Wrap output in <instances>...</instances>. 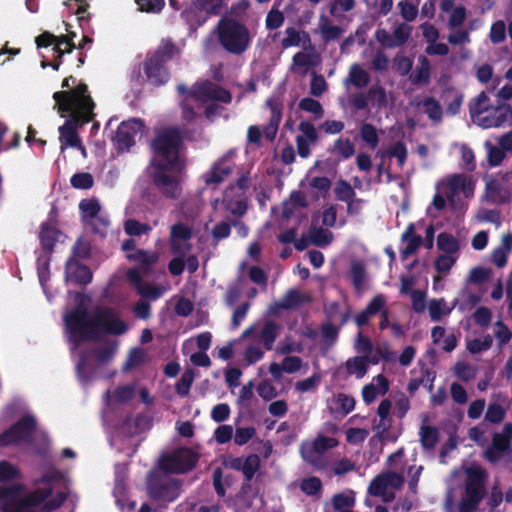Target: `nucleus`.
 <instances>
[{
  "label": "nucleus",
  "mask_w": 512,
  "mask_h": 512,
  "mask_svg": "<svg viewBox=\"0 0 512 512\" xmlns=\"http://www.w3.org/2000/svg\"><path fill=\"white\" fill-rule=\"evenodd\" d=\"M403 478L395 472L377 476L369 485L368 491L373 496L389 501L394 497V490L401 487Z\"/></svg>",
  "instance_id": "aec40b11"
},
{
  "label": "nucleus",
  "mask_w": 512,
  "mask_h": 512,
  "mask_svg": "<svg viewBox=\"0 0 512 512\" xmlns=\"http://www.w3.org/2000/svg\"><path fill=\"white\" fill-rule=\"evenodd\" d=\"M191 229L184 224H175L171 227V247L175 254L184 256L190 249L189 240L191 238Z\"/></svg>",
  "instance_id": "cd10ccee"
},
{
  "label": "nucleus",
  "mask_w": 512,
  "mask_h": 512,
  "mask_svg": "<svg viewBox=\"0 0 512 512\" xmlns=\"http://www.w3.org/2000/svg\"><path fill=\"white\" fill-rule=\"evenodd\" d=\"M411 26L405 23H401L394 28L392 37L394 40V48L403 45L411 35Z\"/></svg>",
  "instance_id": "69168bd1"
},
{
  "label": "nucleus",
  "mask_w": 512,
  "mask_h": 512,
  "mask_svg": "<svg viewBox=\"0 0 512 512\" xmlns=\"http://www.w3.org/2000/svg\"><path fill=\"white\" fill-rule=\"evenodd\" d=\"M236 149H230L217 159L203 175L207 186L216 187L226 181L235 168Z\"/></svg>",
  "instance_id": "4468645a"
},
{
  "label": "nucleus",
  "mask_w": 512,
  "mask_h": 512,
  "mask_svg": "<svg viewBox=\"0 0 512 512\" xmlns=\"http://www.w3.org/2000/svg\"><path fill=\"white\" fill-rule=\"evenodd\" d=\"M441 10L450 13L448 23L451 27L460 26L466 18L465 9L462 6L455 7L453 0H442Z\"/></svg>",
  "instance_id": "37998d69"
},
{
  "label": "nucleus",
  "mask_w": 512,
  "mask_h": 512,
  "mask_svg": "<svg viewBox=\"0 0 512 512\" xmlns=\"http://www.w3.org/2000/svg\"><path fill=\"white\" fill-rule=\"evenodd\" d=\"M144 124L139 119H130L123 121L116 132L114 142L121 151L128 150L135 144L137 136H142Z\"/></svg>",
  "instance_id": "412c9836"
},
{
  "label": "nucleus",
  "mask_w": 512,
  "mask_h": 512,
  "mask_svg": "<svg viewBox=\"0 0 512 512\" xmlns=\"http://www.w3.org/2000/svg\"><path fill=\"white\" fill-rule=\"evenodd\" d=\"M308 300L309 297L306 294H303L296 289H291L282 299L271 305L270 312L277 313L279 309H295Z\"/></svg>",
  "instance_id": "c9c22d12"
},
{
  "label": "nucleus",
  "mask_w": 512,
  "mask_h": 512,
  "mask_svg": "<svg viewBox=\"0 0 512 512\" xmlns=\"http://www.w3.org/2000/svg\"><path fill=\"white\" fill-rule=\"evenodd\" d=\"M127 474L126 465H117L115 471V486L113 489V495L115 497L116 504L119 506L121 511L130 512L136 507L134 501H130L126 491L125 478Z\"/></svg>",
  "instance_id": "393cba45"
},
{
  "label": "nucleus",
  "mask_w": 512,
  "mask_h": 512,
  "mask_svg": "<svg viewBox=\"0 0 512 512\" xmlns=\"http://www.w3.org/2000/svg\"><path fill=\"white\" fill-rule=\"evenodd\" d=\"M137 382L127 383L117 386L105 393L104 401L108 408L127 404L133 400L136 395Z\"/></svg>",
  "instance_id": "a878e982"
},
{
  "label": "nucleus",
  "mask_w": 512,
  "mask_h": 512,
  "mask_svg": "<svg viewBox=\"0 0 512 512\" xmlns=\"http://www.w3.org/2000/svg\"><path fill=\"white\" fill-rule=\"evenodd\" d=\"M466 487L465 495L461 500L460 512H474L484 494L483 482L485 471L477 464H470L465 468Z\"/></svg>",
  "instance_id": "9d476101"
},
{
  "label": "nucleus",
  "mask_w": 512,
  "mask_h": 512,
  "mask_svg": "<svg viewBox=\"0 0 512 512\" xmlns=\"http://www.w3.org/2000/svg\"><path fill=\"white\" fill-rule=\"evenodd\" d=\"M389 390V381L383 375L374 377L370 384L362 389V397L366 404L373 403L377 397L384 395Z\"/></svg>",
  "instance_id": "473e14b6"
},
{
  "label": "nucleus",
  "mask_w": 512,
  "mask_h": 512,
  "mask_svg": "<svg viewBox=\"0 0 512 512\" xmlns=\"http://www.w3.org/2000/svg\"><path fill=\"white\" fill-rule=\"evenodd\" d=\"M512 437V423H506L500 433L493 436L492 444L485 451V457L490 462L499 460L509 449Z\"/></svg>",
  "instance_id": "b1692460"
},
{
  "label": "nucleus",
  "mask_w": 512,
  "mask_h": 512,
  "mask_svg": "<svg viewBox=\"0 0 512 512\" xmlns=\"http://www.w3.org/2000/svg\"><path fill=\"white\" fill-rule=\"evenodd\" d=\"M334 192L336 197L344 202H348L354 199V190L352 186L346 181L340 180L336 183Z\"/></svg>",
  "instance_id": "774afa93"
},
{
  "label": "nucleus",
  "mask_w": 512,
  "mask_h": 512,
  "mask_svg": "<svg viewBox=\"0 0 512 512\" xmlns=\"http://www.w3.org/2000/svg\"><path fill=\"white\" fill-rule=\"evenodd\" d=\"M511 198V177L507 173L485 178V192L481 197L482 205L484 203L500 205L508 202Z\"/></svg>",
  "instance_id": "ddd939ff"
},
{
  "label": "nucleus",
  "mask_w": 512,
  "mask_h": 512,
  "mask_svg": "<svg viewBox=\"0 0 512 512\" xmlns=\"http://www.w3.org/2000/svg\"><path fill=\"white\" fill-rule=\"evenodd\" d=\"M437 188L446 196L453 210H463L467 203L465 199L472 198L475 182L471 176L455 174L443 180Z\"/></svg>",
  "instance_id": "1a4fd4ad"
},
{
  "label": "nucleus",
  "mask_w": 512,
  "mask_h": 512,
  "mask_svg": "<svg viewBox=\"0 0 512 512\" xmlns=\"http://www.w3.org/2000/svg\"><path fill=\"white\" fill-rule=\"evenodd\" d=\"M420 0H402L399 2L398 6L401 11V15L407 21H412L415 19L418 13V6Z\"/></svg>",
  "instance_id": "052dcab7"
},
{
  "label": "nucleus",
  "mask_w": 512,
  "mask_h": 512,
  "mask_svg": "<svg viewBox=\"0 0 512 512\" xmlns=\"http://www.w3.org/2000/svg\"><path fill=\"white\" fill-rule=\"evenodd\" d=\"M417 106L431 121L434 123L441 122L443 114L442 107L434 98L425 97L417 104Z\"/></svg>",
  "instance_id": "c03bdc74"
},
{
  "label": "nucleus",
  "mask_w": 512,
  "mask_h": 512,
  "mask_svg": "<svg viewBox=\"0 0 512 512\" xmlns=\"http://www.w3.org/2000/svg\"><path fill=\"white\" fill-rule=\"evenodd\" d=\"M309 241L319 247L329 245L333 240V234L327 229L312 227L308 232Z\"/></svg>",
  "instance_id": "3c124183"
},
{
  "label": "nucleus",
  "mask_w": 512,
  "mask_h": 512,
  "mask_svg": "<svg viewBox=\"0 0 512 512\" xmlns=\"http://www.w3.org/2000/svg\"><path fill=\"white\" fill-rule=\"evenodd\" d=\"M35 424V419L31 415H26L0 435V447L29 443L35 433Z\"/></svg>",
  "instance_id": "2eb2a0df"
},
{
  "label": "nucleus",
  "mask_w": 512,
  "mask_h": 512,
  "mask_svg": "<svg viewBox=\"0 0 512 512\" xmlns=\"http://www.w3.org/2000/svg\"><path fill=\"white\" fill-rule=\"evenodd\" d=\"M53 98L61 116H70L58 129L61 152L67 148H75L85 158L86 149L78 136L77 127L90 122L94 116L95 104L87 93V86L79 84L73 89L56 92Z\"/></svg>",
  "instance_id": "7ed1b4c3"
},
{
  "label": "nucleus",
  "mask_w": 512,
  "mask_h": 512,
  "mask_svg": "<svg viewBox=\"0 0 512 512\" xmlns=\"http://www.w3.org/2000/svg\"><path fill=\"white\" fill-rule=\"evenodd\" d=\"M472 122L483 128H498L512 121V108L507 103L493 104L490 97L481 92L469 104Z\"/></svg>",
  "instance_id": "423d86ee"
},
{
  "label": "nucleus",
  "mask_w": 512,
  "mask_h": 512,
  "mask_svg": "<svg viewBox=\"0 0 512 512\" xmlns=\"http://www.w3.org/2000/svg\"><path fill=\"white\" fill-rule=\"evenodd\" d=\"M142 421L143 418L139 416L125 421L116 429L111 440L112 445L117 446L126 455H132L136 451V441L132 436L139 432V426Z\"/></svg>",
  "instance_id": "6ab92c4d"
},
{
  "label": "nucleus",
  "mask_w": 512,
  "mask_h": 512,
  "mask_svg": "<svg viewBox=\"0 0 512 512\" xmlns=\"http://www.w3.org/2000/svg\"><path fill=\"white\" fill-rule=\"evenodd\" d=\"M224 465L228 468L241 471L246 480L250 481L260 467V458L257 455L231 457L224 461Z\"/></svg>",
  "instance_id": "bb28decb"
},
{
  "label": "nucleus",
  "mask_w": 512,
  "mask_h": 512,
  "mask_svg": "<svg viewBox=\"0 0 512 512\" xmlns=\"http://www.w3.org/2000/svg\"><path fill=\"white\" fill-rule=\"evenodd\" d=\"M148 491L151 498L160 503L172 502L180 494V485L168 473L157 469L148 476Z\"/></svg>",
  "instance_id": "9b49d317"
},
{
  "label": "nucleus",
  "mask_w": 512,
  "mask_h": 512,
  "mask_svg": "<svg viewBox=\"0 0 512 512\" xmlns=\"http://www.w3.org/2000/svg\"><path fill=\"white\" fill-rule=\"evenodd\" d=\"M362 140L371 148L378 145L379 137L377 129L371 124H363L360 128Z\"/></svg>",
  "instance_id": "680f3d73"
},
{
  "label": "nucleus",
  "mask_w": 512,
  "mask_h": 512,
  "mask_svg": "<svg viewBox=\"0 0 512 512\" xmlns=\"http://www.w3.org/2000/svg\"><path fill=\"white\" fill-rule=\"evenodd\" d=\"M306 205L307 202L304 193L294 191L291 193L289 199L282 203V217L288 219L293 216H299Z\"/></svg>",
  "instance_id": "f704fd0d"
},
{
  "label": "nucleus",
  "mask_w": 512,
  "mask_h": 512,
  "mask_svg": "<svg viewBox=\"0 0 512 512\" xmlns=\"http://www.w3.org/2000/svg\"><path fill=\"white\" fill-rule=\"evenodd\" d=\"M78 306L64 314L66 337L71 344V352L76 354L77 347L84 341L100 334L121 335L128 330V325L111 308H97L87 312L88 298L78 294Z\"/></svg>",
  "instance_id": "f257e3e1"
},
{
  "label": "nucleus",
  "mask_w": 512,
  "mask_h": 512,
  "mask_svg": "<svg viewBox=\"0 0 512 512\" xmlns=\"http://www.w3.org/2000/svg\"><path fill=\"white\" fill-rule=\"evenodd\" d=\"M350 275L355 289L359 292L363 291L367 282V273L364 263L353 261L351 263Z\"/></svg>",
  "instance_id": "de8ad7c7"
},
{
  "label": "nucleus",
  "mask_w": 512,
  "mask_h": 512,
  "mask_svg": "<svg viewBox=\"0 0 512 512\" xmlns=\"http://www.w3.org/2000/svg\"><path fill=\"white\" fill-rule=\"evenodd\" d=\"M144 71L147 80L154 86L162 85L169 79L168 72L158 58H149L144 64Z\"/></svg>",
  "instance_id": "72a5a7b5"
},
{
  "label": "nucleus",
  "mask_w": 512,
  "mask_h": 512,
  "mask_svg": "<svg viewBox=\"0 0 512 512\" xmlns=\"http://www.w3.org/2000/svg\"><path fill=\"white\" fill-rule=\"evenodd\" d=\"M65 280L69 283L88 284L92 280V272L78 259L71 257L66 262Z\"/></svg>",
  "instance_id": "c85d7f7f"
},
{
  "label": "nucleus",
  "mask_w": 512,
  "mask_h": 512,
  "mask_svg": "<svg viewBox=\"0 0 512 512\" xmlns=\"http://www.w3.org/2000/svg\"><path fill=\"white\" fill-rule=\"evenodd\" d=\"M76 36L74 32H68L66 35L56 37L51 33L45 32L36 38L38 48H49L61 57L65 53H69L74 48L73 38Z\"/></svg>",
  "instance_id": "4be33fe9"
},
{
  "label": "nucleus",
  "mask_w": 512,
  "mask_h": 512,
  "mask_svg": "<svg viewBox=\"0 0 512 512\" xmlns=\"http://www.w3.org/2000/svg\"><path fill=\"white\" fill-rule=\"evenodd\" d=\"M370 104L377 108L382 109L390 105L392 97L386 90L379 85L372 86L368 91Z\"/></svg>",
  "instance_id": "49530a36"
},
{
  "label": "nucleus",
  "mask_w": 512,
  "mask_h": 512,
  "mask_svg": "<svg viewBox=\"0 0 512 512\" xmlns=\"http://www.w3.org/2000/svg\"><path fill=\"white\" fill-rule=\"evenodd\" d=\"M133 245L134 243L132 240H127L122 244V249L126 252L128 259L140 264V268L129 269L127 272V278L143 299L156 300L167 291V287L163 285L154 286L144 283L142 281V274L148 272V270L157 262L158 256L155 253H149L144 250L131 251Z\"/></svg>",
  "instance_id": "39448f33"
},
{
  "label": "nucleus",
  "mask_w": 512,
  "mask_h": 512,
  "mask_svg": "<svg viewBox=\"0 0 512 512\" xmlns=\"http://www.w3.org/2000/svg\"><path fill=\"white\" fill-rule=\"evenodd\" d=\"M437 247L443 254L457 255L460 249L459 241L451 234L440 233L437 237Z\"/></svg>",
  "instance_id": "09e8293b"
},
{
  "label": "nucleus",
  "mask_w": 512,
  "mask_h": 512,
  "mask_svg": "<svg viewBox=\"0 0 512 512\" xmlns=\"http://www.w3.org/2000/svg\"><path fill=\"white\" fill-rule=\"evenodd\" d=\"M369 74L359 64L350 66L347 77L343 80L344 86L349 89L350 86L361 89L369 83Z\"/></svg>",
  "instance_id": "4c0bfd02"
},
{
  "label": "nucleus",
  "mask_w": 512,
  "mask_h": 512,
  "mask_svg": "<svg viewBox=\"0 0 512 512\" xmlns=\"http://www.w3.org/2000/svg\"><path fill=\"white\" fill-rule=\"evenodd\" d=\"M420 441L425 449H431L438 441V432L435 428L422 426L420 429Z\"/></svg>",
  "instance_id": "13d9d810"
},
{
  "label": "nucleus",
  "mask_w": 512,
  "mask_h": 512,
  "mask_svg": "<svg viewBox=\"0 0 512 512\" xmlns=\"http://www.w3.org/2000/svg\"><path fill=\"white\" fill-rule=\"evenodd\" d=\"M335 405L337 412L346 415L354 409L355 400L349 395L340 393L335 397Z\"/></svg>",
  "instance_id": "0e129e2a"
},
{
  "label": "nucleus",
  "mask_w": 512,
  "mask_h": 512,
  "mask_svg": "<svg viewBox=\"0 0 512 512\" xmlns=\"http://www.w3.org/2000/svg\"><path fill=\"white\" fill-rule=\"evenodd\" d=\"M316 64V55L311 47L308 50L298 52L293 56L291 71L293 73L304 75Z\"/></svg>",
  "instance_id": "e433bc0d"
},
{
  "label": "nucleus",
  "mask_w": 512,
  "mask_h": 512,
  "mask_svg": "<svg viewBox=\"0 0 512 512\" xmlns=\"http://www.w3.org/2000/svg\"><path fill=\"white\" fill-rule=\"evenodd\" d=\"M508 408L509 400L506 396L502 394L494 395L488 405L485 419L490 423L498 424L504 419Z\"/></svg>",
  "instance_id": "2f4dec72"
},
{
  "label": "nucleus",
  "mask_w": 512,
  "mask_h": 512,
  "mask_svg": "<svg viewBox=\"0 0 512 512\" xmlns=\"http://www.w3.org/2000/svg\"><path fill=\"white\" fill-rule=\"evenodd\" d=\"M266 104L271 110V117L269 124L264 128V135L268 140H273L276 136L281 121V108L280 104L272 98H269L266 101Z\"/></svg>",
  "instance_id": "a19ab883"
},
{
  "label": "nucleus",
  "mask_w": 512,
  "mask_h": 512,
  "mask_svg": "<svg viewBox=\"0 0 512 512\" xmlns=\"http://www.w3.org/2000/svg\"><path fill=\"white\" fill-rule=\"evenodd\" d=\"M369 364H371L369 358L355 356L346 360L337 372L338 374H345L346 377L353 376L356 379H361L367 374Z\"/></svg>",
  "instance_id": "7c9ffc66"
},
{
  "label": "nucleus",
  "mask_w": 512,
  "mask_h": 512,
  "mask_svg": "<svg viewBox=\"0 0 512 512\" xmlns=\"http://www.w3.org/2000/svg\"><path fill=\"white\" fill-rule=\"evenodd\" d=\"M20 477L19 469L8 461H0V482L17 480Z\"/></svg>",
  "instance_id": "e2e57ef3"
},
{
  "label": "nucleus",
  "mask_w": 512,
  "mask_h": 512,
  "mask_svg": "<svg viewBox=\"0 0 512 512\" xmlns=\"http://www.w3.org/2000/svg\"><path fill=\"white\" fill-rule=\"evenodd\" d=\"M311 45L309 34L295 27L286 28L284 37L281 40V46L284 49L299 47L303 50H308L311 48Z\"/></svg>",
  "instance_id": "c756f323"
},
{
  "label": "nucleus",
  "mask_w": 512,
  "mask_h": 512,
  "mask_svg": "<svg viewBox=\"0 0 512 512\" xmlns=\"http://www.w3.org/2000/svg\"><path fill=\"white\" fill-rule=\"evenodd\" d=\"M279 325L273 321H265L261 327L253 326L246 329L242 334V339L252 336L256 341L263 345L265 350H271L279 334Z\"/></svg>",
  "instance_id": "5701e85b"
},
{
  "label": "nucleus",
  "mask_w": 512,
  "mask_h": 512,
  "mask_svg": "<svg viewBox=\"0 0 512 512\" xmlns=\"http://www.w3.org/2000/svg\"><path fill=\"white\" fill-rule=\"evenodd\" d=\"M197 460V455L191 449L181 448L163 456L158 469L166 473H183L193 468Z\"/></svg>",
  "instance_id": "dca6fc26"
},
{
  "label": "nucleus",
  "mask_w": 512,
  "mask_h": 512,
  "mask_svg": "<svg viewBox=\"0 0 512 512\" xmlns=\"http://www.w3.org/2000/svg\"><path fill=\"white\" fill-rule=\"evenodd\" d=\"M512 250V234H504L501 238L500 245L492 252V262L499 268L507 264V258Z\"/></svg>",
  "instance_id": "79ce46f5"
},
{
  "label": "nucleus",
  "mask_w": 512,
  "mask_h": 512,
  "mask_svg": "<svg viewBox=\"0 0 512 512\" xmlns=\"http://www.w3.org/2000/svg\"><path fill=\"white\" fill-rule=\"evenodd\" d=\"M422 239L415 234V227L409 224L401 237V254L404 258L413 254L420 246Z\"/></svg>",
  "instance_id": "58836bf2"
},
{
  "label": "nucleus",
  "mask_w": 512,
  "mask_h": 512,
  "mask_svg": "<svg viewBox=\"0 0 512 512\" xmlns=\"http://www.w3.org/2000/svg\"><path fill=\"white\" fill-rule=\"evenodd\" d=\"M248 181L249 178L247 175L241 176L238 179L237 187H231L225 191L221 202L216 199L212 204L216 213H219L221 216H225L223 212L228 211L234 216H242L247 210V203L243 195V190L247 187Z\"/></svg>",
  "instance_id": "f8f14e48"
},
{
  "label": "nucleus",
  "mask_w": 512,
  "mask_h": 512,
  "mask_svg": "<svg viewBox=\"0 0 512 512\" xmlns=\"http://www.w3.org/2000/svg\"><path fill=\"white\" fill-rule=\"evenodd\" d=\"M264 353V347L262 348L260 343L252 337L251 343L246 347L244 351V360L247 365L255 364L263 358Z\"/></svg>",
  "instance_id": "5fc2aeb1"
},
{
  "label": "nucleus",
  "mask_w": 512,
  "mask_h": 512,
  "mask_svg": "<svg viewBox=\"0 0 512 512\" xmlns=\"http://www.w3.org/2000/svg\"><path fill=\"white\" fill-rule=\"evenodd\" d=\"M431 65L427 57L419 56L415 69L411 72L409 80L415 85H426L430 81Z\"/></svg>",
  "instance_id": "ea45409f"
},
{
  "label": "nucleus",
  "mask_w": 512,
  "mask_h": 512,
  "mask_svg": "<svg viewBox=\"0 0 512 512\" xmlns=\"http://www.w3.org/2000/svg\"><path fill=\"white\" fill-rule=\"evenodd\" d=\"M337 445L338 441L334 437L318 435L313 441H307L301 445V456L306 462L320 467L323 464V454Z\"/></svg>",
  "instance_id": "a211bd4d"
},
{
  "label": "nucleus",
  "mask_w": 512,
  "mask_h": 512,
  "mask_svg": "<svg viewBox=\"0 0 512 512\" xmlns=\"http://www.w3.org/2000/svg\"><path fill=\"white\" fill-rule=\"evenodd\" d=\"M213 34L220 46L228 53L239 55L245 52L251 43L248 28L238 19L224 15L217 23Z\"/></svg>",
  "instance_id": "6e6552de"
},
{
  "label": "nucleus",
  "mask_w": 512,
  "mask_h": 512,
  "mask_svg": "<svg viewBox=\"0 0 512 512\" xmlns=\"http://www.w3.org/2000/svg\"><path fill=\"white\" fill-rule=\"evenodd\" d=\"M427 308L431 319L439 321L442 317L449 315L454 307L449 306L444 299H433Z\"/></svg>",
  "instance_id": "8fccbe9b"
},
{
  "label": "nucleus",
  "mask_w": 512,
  "mask_h": 512,
  "mask_svg": "<svg viewBox=\"0 0 512 512\" xmlns=\"http://www.w3.org/2000/svg\"><path fill=\"white\" fill-rule=\"evenodd\" d=\"M47 489L38 488L24 497L21 496L22 485L11 488L0 487V508L2 512H52L59 508L67 497L65 491H58V486H66L67 476L54 468L47 469L40 481Z\"/></svg>",
  "instance_id": "f03ea898"
},
{
  "label": "nucleus",
  "mask_w": 512,
  "mask_h": 512,
  "mask_svg": "<svg viewBox=\"0 0 512 512\" xmlns=\"http://www.w3.org/2000/svg\"><path fill=\"white\" fill-rule=\"evenodd\" d=\"M407 154V149L402 142H395L389 145V147L383 152V156L396 158L399 167H402L405 164Z\"/></svg>",
  "instance_id": "6e6d98bb"
},
{
  "label": "nucleus",
  "mask_w": 512,
  "mask_h": 512,
  "mask_svg": "<svg viewBox=\"0 0 512 512\" xmlns=\"http://www.w3.org/2000/svg\"><path fill=\"white\" fill-rule=\"evenodd\" d=\"M177 89L181 94H185L182 103V114L188 122L196 117L195 108L200 110L204 105L213 101L222 103L231 101V95L228 91L208 81L195 84L189 92H186L184 85H179Z\"/></svg>",
  "instance_id": "0eeeda50"
},
{
  "label": "nucleus",
  "mask_w": 512,
  "mask_h": 512,
  "mask_svg": "<svg viewBox=\"0 0 512 512\" xmlns=\"http://www.w3.org/2000/svg\"><path fill=\"white\" fill-rule=\"evenodd\" d=\"M393 359L394 354L387 343L379 344L375 352L369 356V361L373 365L378 364L380 360L392 361Z\"/></svg>",
  "instance_id": "bf43d9fd"
},
{
  "label": "nucleus",
  "mask_w": 512,
  "mask_h": 512,
  "mask_svg": "<svg viewBox=\"0 0 512 512\" xmlns=\"http://www.w3.org/2000/svg\"><path fill=\"white\" fill-rule=\"evenodd\" d=\"M81 217L86 226L95 232L103 233L109 225V218L95 198L84 199L79 204Z\"/></svg>",
  "instance_id": "f3484780"
},
{
  "label": "nucleus",
  "mask_w": 512,
  "mask_h": 512,
  "mask_svg": "<svg viewBox=\"0 0 512 512\" xmlns=\"http://www.w3.org/2000/svg\"><path fill=\"white\" fill-rule=\"evenodd\" d=\"M181 135L175 128L158 133L153 141L152 167L156 185L171 198L180 194V175L183 161L180 157Z\"/></svg>",
  "instance_id": "20e7f679"
},
{
  "label": "nucleus",
  "mask_w": 512,
  "mask_h": 512,
  "mask_svg": "<svg viewBox=\"0 0 512 512\" xmlns=\"http://www.w3.org/2000/svg\"><path fill=\"white\" fill-rule=\"evenodd\" d=\"M333 508L335 511L353 510L355 505V495L353 491H345L336 494L332 499Z\"/></svg>",
  "instance_id": "603ef678"
},
{
  "label": "nucleus",
  "mask_w": 512,
  "mask_h": 512,
  "mask_svg": "<svg viewBox=\"0 0 512 512\" xmlns=\"http://www.w3.org/2000/svg\"><path fill=\"white\" fill-rule=\"evenodd\" d=\"M63 235L57 228L50 223H44L41 226L39 239L42 246L46 249H52L56 242L60 241Z\"/></svg>",
  "instance_id": "a18cd8bd"
},
{
  "label": "nucleus",
  "mask_w": 512,
  "mask_h": 512,
  "mask_svg": "<svg viewBox=\"0 0 512 512\" xmlns=\"http://www.w3.org/2000/svg\"><path fill=\"white\" fill-rule=\"evenodd\" d=\"M37 272H38V278L40 285L42 286V289L44 293L46 294L47 299L51 300V295L48 292L47 289V281L49 280V259L48 257H40L38 259L37 263Z\"/></svg>",
  "instance_id": "4d7b16f0"
},
{
  "label": "nucleus",
  "mask_w": 512,
  "mask_h": 512,
  "mask_svg": "<svg viewBox=\"0 0 512 512\" xmlns=\"http://www.w3.org/2000/svg\"><path fill=\"white\" fill-rule=\"evenodd\" d=\"M458 259L457 255L442 254L435 259V268L437 272L447 274Z\"/></svg>",
  "instance_id": "338daca9"
},
{
  "label": "nucleus",
  "mask_w": 512,
  "mask_h": 512,
  "mask_svg": "<svg viewBox=\"0 0 512 512\" xmlns=\"http://www.w3.org/2000/svg\"><path fill=\"white\" fill-rule=\"evenodd\" d=\"M480 301V297L468 289H463L459 297L454 300L453 307H458L459 310L464 311L472 308Z\"/></svg>",
  "instance_id": "864d4df0"
}]
</instances>
